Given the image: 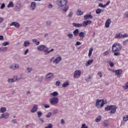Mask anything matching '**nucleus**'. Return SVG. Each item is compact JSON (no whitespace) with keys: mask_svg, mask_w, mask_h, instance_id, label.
I'll return each instance as SVG.
<instances>
[{"mask_svg":"<svg viewBox=\"0 0 128 128\" xmlns=\"http://www.w3.org/2000/svg\"><path fill=\"white\" fill-rule=\"evenodd\" d=\"M122 48V46L118 42H115L112 46V52L114 53V56H120V52H120Z\"/></svg>","mask_w":128,"mask_h":128,"instance_id":"f257e3e1","label":"nucleus"},{"mask_svg":"<svg viewBox=\"0 0 128 128\" xmlns=\"http://www.w3.org/2000/svg\"><path fill=\"white\" fill-rule=\"evenodd\" d=\"M108 104V102H106V100L104 99H97L96 102V106L97 108H102L104 107V106Z\"/></svg>","mask_w":128,"mask_h":128,"instance_id":"f03ea898","label":"nucleus"},{"mask_svg":"<svg viewBox=\"0 0 128 128\" xmlns=\"http://www.w3.org/2000/svg\"><path fill=\"white\" fill-rule=\"evenodd\" d=\"M118 108V107L114 105H110V106H107L106 107H105V110L106 112H110V114H114L116 112V109Z\"/></svg>","mask_w":128,"mask_h":128,"instance_id":"7ed1b4c3","label":"nucleus"},{"mask_svg":"<svg viewBox=\"0 0 128 128\" xmlns=\"http://www.w3.org/2000/svg\"><path fill=\"white\" fill-rule=\"evenodd\" d=\"M37 50H39V52H44L46 54V52H48V48L44 45H40L38 46Z\"/></svg>","mask_w":128,"mask_h":128,"instance_id":"20e7f679","label":"nucleus"},{"mask_svg":"<svg viewBox=\"0 0 128 128\" xmlns=\"http://www.w3.org/2000/svg\"><path fill=\"white\" fill-rule=\"evenodd\" d=\"M50 102L51 104L54 106V104H58V98L56 97L51 98L50 99Z\"/></svg>","mask_w":128,"mask_h":128,"instance_id":"39448f33","label":"nucleus"},{"mask_svg":"<svg viewBox=\"0 0 128 128\" xmlns=\"http://www.w3.org/2000/svg\"><path fill=\"white\" fill-rule=\"evenodd\" d=\"M112 72H115L116 76L118 78H120L122 75V69L117 70H112Z\"/></svg>","mask_w":128,"mask_h":128,"instance_id":"423d86ee","label":"nucleus"},{"mask_svg":"<svg viewBox=\"0 0 128 128\" xmlns=\"http://www.w3.org/2000/svg\"><path fill=\"white\" fill-rule=\"evenodd\" d=\"M80 74H82V71L80 70H76L74 74V78H78L80 76Z\"/></svg>","mask_w":128,"mask_h":128,"instance_id":"0eeeda50","label":"nucleus"},{"mask_svg":"<svg viewBox=\"0 0 128 128\" xmlns=\"http://www.w3.org/2000/svg\"><path fill=\"white\" fill-rule=\"evenodd\" d=\"M66 0H61L56 2L58 6H60L61 8L66 6Z\"/></svg>","mask_w":128,"mask_h":128,"instance_id":"6e6552de","label":"nucleus"},{"mask_svg":"<svg viewBox=\"0 0 128 128\" xmlns=\"http://www.w3.org/2000/svg\"><path fill=\"white\" fill-rule=\"evenodd\" d=\"M111 24L112 20H110V18L108 19L104 24L105 28H110V26Z\"/></svg>","mask_w":128,"mask_h":128,"instance_id":"1a4fd4ad","label":"nucleus"},{"mask_svg":"<svg viewBox=\"0 0 128 128\" xmlns=\"http://www.w3.org/2000/svg\"><path fill=\"white\" fill-rule=\"evenodd\" d=\"M9 116H10V114L8 112H6L1 114V117H0V118L7 119V118H8Z\"/></svg>","mask_w":128,"mask_h":128,"instance_id":"9d476101","label":"nucleus"},{"mask_svg":"<svg viewBox=\"0 0 128 128\" xmlns=\"http://www.w3.org/2000/svg\"><path fill=\"white\" fill-rule=\"evenodd\" d=\"M60 60H62V58L60 56H58L53 61V64H58Z\"/></svg>","mask_w":128,"mask_h":128,"instance_id":"9b49d317","label":"nucleus"},{"mask_svg":"<svg viewBox=\"0 0 128 128\" xmlns=\"http://www.w3.org/2000/svg\"><path fill=\"white\" fill-rule=\"evenodd\" d=\"M78 36L80 38V40H82V38H84L86 36V34L84 32H80L78 34Z\"/></svg>","mask_w":128,"mask_h":128,"instance_id":"f8f14e48","label":"nucleus"},{"mask_svg":"<svg viewBox=\"0 0 128 128\" xmlns=\"http://www.w3.org/2000/svg\"><path fill=\"white\" fill-rule=\"evenodd\" d=\"M92 24V21L90 20H88V21H84L82 23V26H88V24Z\"/></svg>","mask_w":128,"mask_h":128,"instance_id":"ddd939ff","label":"nucleus"},{"mask_svg":"<svg viewBox=\"0 0 128 128\" xmlns=\"http://www.w3.org/2000/svg\"><path fill=\"white\" fill-rule=\"evenodd\" d=\"M15 26V28H20V23L17 22H12L10 24V26Z\"/></svg>","mask_w":128,"mask_h":128,"instance_id":"4468645a","label":"nucleus"},{"mask_svg":"<svg viewBox=\"0 0 128 128\" xmlns=\"http://www.w3.org/2000/svg\"><path fill=\"white\" fill-rule=\"evenodd\" d=\"M93 16L91 14L85 15L84 16V20H92Z\"/></svg>","mask_w":128,"mask_h":128,"instance_id":"2eb2a0df","label":"nucleus"},{"mask_svg":"<svg viewBox=\"0 0 128 128\" xmlns=\"http://www.w3.org/2000/svg\"><path fill=\"white\" fill-rule=\"evenodd\" d=\"M115 38H122V32H118L115 36Z\"/></svg>","mask_w":128,"mask_h":128,"instance_id":"dca6fc26","label":"nucleus"},{"mask_svg":"<svg viewBox=\"0 0 128 128\" xmlns=\"http://www.w3.org/2000/svg\"><path fill=\"white\" fill-rule=\"evenodd\" d=\"M14 78H12L11 79H8V82H16V80H18V76H14Z\"/></svg>","mask_w":128,"mask_h":128,"instance_id":"f3484780","label":"nucleus"},{"mask_svg":"<svg viewBox=\"0 0 128 128\" xmlns=\"http://www.w3.org/2000/svg\"><path fill=\"white\" fill-rule=\"evenodd\" d=\"M20 8H22L20 4H17L15 6L14 10H16V12H20Z\"/></svg>","mask_w":128,"mask_h":128,"instance_id":"a211bd4d","label":"nucleus"},{"mask_svg":"<svg viewBox=\"0 0 128 128\" xmlns=\"http://www.w3.org/2000/svg\"><path fill=\"white\" fill-rule=\"evenodd\" d=\"M38 105L36 104L32 108L31 110L32 112H38Z\"/></svg>","mask_w":128,"mask_h":128,"instance_id":"6ab92c4d","label":"nucleus"},{"mask_svg":"<svg viewBox=\"0 0 128 128\" xmlns=\"http://www.w3.org/2000/svg\"><path fill=\"white\" fill-rule=\"evenodd\" d=\"M52 76H54V74L50 72L46 75V80H48L49 78H52Z\"/></svg>","mask_w":128,"mask_h":128,"instance_id":"aec40b11","label":"nucleus"},{"mask_svg":"<svg viewBox=\"0 0 128 128\" xmlns=\"http://www.w3.org/2000/svg\"><path fill=\"white\" fill-rule=\"evenodd\" d=\"M72 24L75 26V28H82L83 26L82 24L73 23Z\"/></svg>","mask_w":128,"mask_h":128,"instance_id":"412c9836","label":"nucleus"},{"mask_svg":"<svg viewBox=\"0 0 128 128\" xmlns=\"http://www.w3.org/2000/svg\"><path fill=\"white\" fill-rule=\"evenodd\" d=\"M92 62H94V60H90L86 62V66H90Z\"/></svg>","mask_w":128,"mask_h":128,"instance_id":"4be33fe9","label":"nucleus"},{"mask_svg":"<svg viewBox=\"0 0 128 128\" xmlns=\"http://www.w3.org/2000/svg\"><path fill=\"white\" fill-rule=\"evenodd\" d=\"M78 34H80V31L78 29H76L73 32V34L74 36H78Z\"/></svg>","mask_w":128,"mask_h":128,"instance_id":"5701e85b","label":"nucleus"},{"mask_svg":"<svg viewBox=\"0 0 128 128\" xmlns=\"http://www.w3.org/2000/svg\"><path fill=\"white\" fill-rule=\"evenodd\" d=\"M68 86H70V81L67 80L62 84V88H66Z\"/></svg>","mask_w":128,"mask_h":128,"instance_id":"b1692460","label":"nucleus"},{"mask_svg":"<svg viewBox=\"0 0 128 128\" xmlns=\"http://www.w3.org/2000/svg\"><path fill=\"white\" fill-rule=\"evenodd\" d=\"M94 50V48H91L89 50V52L88 54V58H90L92 56V52Z\"/></svg>","mask_w":128,"mask_h":128,"instance_id":"393cba45","label":"nucleus"},{"mask_svg":"<svg viewBox=\"0 0 128 128\" xmlns=\"http://www.w3.org/2000/svg\"><path fill=\"white\" fill-rule=\"evenodd\" d=\"M14 2H10L8 4L7 8H14Z\"/></svg>","mask_w":128,"mask_h":128,"instance_id":"a878e982","label":"nucleus"},{"mask_svg":"<svg viewBox=\"0 0 128 128\" xmlns=\"http://www.w3.org/2000/svg\"><path fill=\"white\" fill-rule=\"evenodd\" d=\"M36 2H33L31 4L30 8H32V10H34L36 9Z\"/></svg>","mask_w":128,"mask_h":128,"instance_id":"bb28decb","label":"nucleus"},{"mask_svg":"<svg viewBox=\"0 0 128 128\" xmlns=\"http://www.w3.org/2000/svg\"><path fill=\"white\" fill-rule=\"evenodd\" d=\"M20 68V66L18 64H16L14 67V66H12L10 68L12 70H18Z\"/></svg>","mask_w":128,"mask_h":128,"instance_id":"cd10ccee","label":"nucleus"},{"mask_svg":"<svg viewBox=\"0 0 128 128\" xmlns=\"http://www.w3.org/2000/svg\"><path fill=\"white\" fill-rule=\"evenodd\" d=\"M102 120V116H99L96 119V122H100Z\"/></svg>","mask_w":128,"mask_h":128,"instance_id":"c85d7f7f","label":"nucleus"},{"mask_svg":"<svg viewBox=\"0 0 128 128\" xmlns=\"http://www.w3.org/2000/svg\"><path fill=\"white\" fill-rule=\"evenodd\" d=\"M30 44V43L28 41H25L24 44V46L26 48V46H28Z\"/></svg>","mask_w":128,"mask_h":128,"instance_id":"c756f323","label":"nucleus"},{"mask_svg":"<svg viewBox=\"0 0 128 128\" xmlns=\"http://www.w3.org/2000/svg\"><path fill=\"white\" fill-rule=\"evenodd\" d=\"M76 14L78 16H82V14H84V12L80 10H78Z\"/></svg>","mask_w":128,"mask_h":128,"instance_id":"7c9ffc66","label":"nucleus"},{"mask_svg":"<svg viewBox=\"0 0 128 128\" xmlns=\"http://www.w3.org/2000/svg\"><path fill=\"white\" fill-rule=\"evenodd\" d=\"M32 42L34 44H36V46H38V44H40V42L36 40V39H33Z\"/></svg>","mask_w":128,"mask_h":128,"instance_id":"2f4dec72","label":"nucleus"},{"mask_svg":"<svg viewBox=\"0 0 128 128\" xmlns=\"http://www.w3.org/2000/svg\"><path fill=\"white\" fill-rule=\"evenodd\" d=\"M6 110V107H2L0 109V112H4Z\"/></svg>","mask_w":128,"mask_h":128,"instance_id":"473e14b6","label":"nucleus"},{"mask_svg":"<svg viewBox=\"0 0 128 128\" xmlns=\"http://www.w3.org/2000/svg\"><path fill=\"white\" fill-rule=\"evenodd\" d=\"M103 10L98 8L96 10V14H100L101 12H102Z\"/></svg>","mask_w":128,"mask_h":128,"instance_id":"72a5a7b5","label":"nucleus"},{"mask_svg":"<svg viewBox=\"0 0 128 128\" xmlns=\"http://www.w3.org/2000/svg\"><path fill=\"white\" fill-rule=\"evenodd\" d=\"M58 95V93L56 92H54L50 94V96H56Z\"/></svg>","mask_w":128,"mask_h":128,"instance_id":"f704fd0d","label":"nucleus"},{"mask_svg":"<svg viewBox=\"0 0 128 128\" xmlns=\"http://www.w3.org/2000/svg\"><path fill=\"white\" fill-rule=\"evenodd\" d=\"M54 48H52L50 50H48V48L47 51L46 52L45 54H50V52H54Z\"/></svg>","mask_w":128,"mask_h":128,"instance_id":"c9c22d12","label":"nucleus"},{"mask_svg":"<svg viewBox=\"0 0 128 128\" xmlns=\"http://www.w3.org/2000/svg\"><path fill=\"white\" fill-rule=\"evenodd\" d=\"M8 50V47L1 48V52H6Z\"/></svg>","mask_w":128,"mask_h":128,"instance_id":"e433bc0d","label":"nucleus"},{"mask_svg":"<svg viewBox=\"0 0 128 128\" xmlns=\"http://www.w3.org/2000/svg\"><path fill=\"white\" fill-rule=\"evenodd\" d=\"M104 124L105 126H108V121L104 120Z\"/></svg>","mask_w":128,"mask_h":128,"instance_id":"4c0bfd02","label":"nucleus"},{"mask_svg":"<svg viewBox=\"0 0 128 128\" xmlns=\"http://www.w3.org/2000/svg\"><path fill=\"white\" fill-rule=\"evenodd\" d=\"M37 114L38 116V118H40V116H42V112L39 111L37 112Z\"/></svg>","mask_w":128,"mask_h":128,"instance_id":"58836bf2","label":"nucleus"},{"mask_svg":"<svg viewBox=\"0 0 128 128\" xmlns=\"http://www.w3.org/2000/svg\"><path fill=\"white\" fill-rule=\"evenodd\" d=\"M108 54H110V52L108 51V50H107L106 52H104L103 56H108Z\"/></svg>","mask_w":128,"mask_h":128,"instance_id":"ea45409f","label":"nucleus"},{"mask_svg":"<svg viewBox=\"0 0 128 128\" xmlns=\"http://www.w3.org/2000/svg\"><path fill=\"white\" fill-rule=\"evenodd\" d=\"M123 120H124V122L128 120V115L123 117Z\"/></svg>","mask_w":128,"mask_h":128,"instance_id":"a19ab883","label":"nucleus"},{"mask_svg":"<svg viewBox=\"0 0 128 128\" xmlns=\"http://www.w3.org/2000/svg\"><path fill=\"white\" fill-rule=\"evenodd\" d=\"M2 44L4 46H6L10 44V42H4Z\"/></svg>","mask_w":128,"mask_h":128,"instance_id":"79ce46f5","label":"nucleus"},{"mask_svg":"<svg viewBox=\"0 0 128 128\" xmlns=\"http://www.w3.org/2000/svg\"><path fill=\"white\" fill-rule=\"evenodd\" d=\"M68 10V6H66L65 8H64L63 10V12H66V11Z\"/></svg>","mask_w":128,"mask_h":128,"instance_id":"37998d69","label":"nucleus"},{"mask_svg":"<svg viewBox=\"0 0 128 128\" xmlns=\"http://www.w3.org/2000/svg\"><path fill=\"white\" fill-rule=\"evenodd\" d=\"M81 128H88V126H86V124H83L82 125Z\"/></svg>","mask_w":128,"mask_h":128,"instance_id":"c03bdc74","label":"nucleus"},{"mask_svg":"<svg viewBox=\"0 0 128 128\" xmlns=\"http://www.w3.org/2000/svg\"><path fill=\"white\" fill-rule=\"evenodd\" d=\"M109 64L111 68H112L114 66V64L112 61L109 62Z\"/></svg>","mask_w":128,"mask_h":128,"instance_id":"a18cd8bd","label":"nucleus"},{"mask_svg":"<svg viewBox=\"0 0 128 128\" xmlns=\"http://www.w3.org/2000/svg\"><path fill=\"white\" fill-rule=\"evenodd\" d=\"M44 128H52V124H49L48 126H45Z\"/></svg>","mask_w":128,"mask_h":128,"instance_id":"49530a36","label":"nucleus"},{"mask_svg":"<svg viewBox=\"0 0 128 128\" xmlns=\"http://www.w3.org/2000/svg\"><path fill=\"white\" fill-rule=\"evenodd\" d=\"M67 36H68L69 38H74V35L72 34H68Z\"/></svg>","mask_w":128,"mask_h":128,"instance_id":"de8ad7c7","label":"nucleus"},{"mask_svg":"<svg viewBox=\"0 0 128 128\" xmlns=\"http://www.w3.org/2000/svg\"><path fill=\"white\" fill-rule=\"evenodd\" d=\"M4 8H6V4H4V3H3L0 6V9L2 10Z\"/></svg>","mask_w":128,"mask_h":128,"instance_id":"09e8293b","label":"nucleus"},{"mask_svg":"<svg viewBox=\"0 0 128 128\" xmlns=\"http://www.w3.org/2000/svg\"><path fill=\"white\" fill-rule=\"evenodd\" d=\"M110 4V1H108L106 4L104 5V8H106V6H108V4Z\"/></svg>","mask_w":128,"mask_h":128,"instance_id":"8fccbe9b","label":"nucleus"},{"mask_svg":"<svg viewBox=\"0 0 128 128\" xmlns=\"http://www.w3.org/2000/svg\"><path fill=\"white\" fill-rule=\"evenodd\" d=\"M56 86H60V81L56 82Z\"/></svg>","mask_w":128,"mask_h":128,"instance_id":"3c124183","label":"nucleus"},{"mask_svg":"<svg viewBox=\"0 0 128 128\" xmlns=\"http://www.w3.org/2000/svg\"><path fill=\"white\" fill-rule=\"evenodd\" d=\"M128 34H122V38H128Z\"/></svg>","mask_w":128,"mask_h":128,"instance_id":"603ef678","label":"nucleus"},{"mask_svg":"<svg viewBox=\"0 0 128 128\" xmlns=\"http://www.w3.org/2000/svg\"><path fill=\"white\" fill-rule=\"evenodd\" d=\"M98 76H100V78H102V72H98Z\"/></svg>","mask_w":128,"mask_h":128,"instance_id":"864d4df0","label":"nucleus"},{"mask_svg":"<svg viewBox=\"0 0 128 128\" xmlns=\"http://www.w3.org/2000/svg\"><path fill=\"white\" fill-rule=\"evenodd\" d=\"M82 44V43L80 42H76L75 46H80V44Z\"/></svg>","mask_w":128,"mask_h":128,"instance_id":"5fc2aeb1","label":"nucleus"},{"mask_svg":"<svg viewBox=\"0 0 128 128\" xmlns=\"http://www.w3.org/2000/svg\"><path fill=\"white\" fill-rule=\"evenodd\" d=\"M28 52H29L28 49L26 50L24 52V56H26V54H28Z\"/></svg>","mask_w":128,"mask_h":128,"instance_id":"6e6d98bb","label":"nucleus"},{"mask_svg":"<svg viewBox=\"0 0 128 128\" xmlns=\"http://www.w3.org/2000/svg\"><path fill=\"white\" fill-rule=\"evenodd\" d=\"M46 116L47 118H50V116H52V112H48Z\"/></svg>","mask_w":128,"mask_h":128,"instance_id":"4d7b16f0","label":"nucleus"},{"mask_svg":"<svg viewBox=\"0 0 128 128\" xmlns=\"http://www.w3.org/2000/svg\"><path fill=\"white\" fill-rule=\"evenodd\" d=\"M27 70L28 72H32V68H28Z\"/></svg>","mask_w":128,"mask_h":128,"instance_id":"13d9d810","label":"nucleus"},{"mask_svg":"<svg viewBox=\"0 0 128 128\" xmlns=\"http://www.w3.org/2000/svg\"><path fill=\"white\" fill-rule=\"evenodd\" d=\"M52 8V4H49L48 6V8Z\"/></svg>","mask_w":128,"mask_h":128,"instance_id":"bf43d9fd","label":"nucleus"},{"mask_svg":"<svg viewBox=\"0 0 128 128\" xmlns=\"http://www.w3.org/2000/svg\"><path fill=\"white\" fill-rule=\"evenodd\" d=\"M61 124H64L65 122H64V119L61 120Z\"/></svg>","mask_w":128,"mask_h":128,"instance_id":"052dcab7","label":"nucleus"},{"mask_svg":"<svg viewBox=\"0 0 128 128\" xmlns=\"http://www.w3.org/2000/svg\"><path fill=\"white\" fill-rule=\"evenodd\" d=\"M50 105H48V104H45V106H44V108H50Z\"/></svg>","mask_w":128,"mask_h":128,"instance_id":"680f3d73","label":"nucleus"},{"mask_svg":"<svg viewBox=\"0 0 128 128\" xmlns=\"http://www.w3.org/2000/svg\"><path fill=\"white\" fill-rule=\"evenodd\" d=\"M4 22V18H2V17H0V24H2Z\"/></svg>","mask_w":128,"mask_h":128,"instance_id":"e2e57ef3","label":"nucleus"},{"mask_svg":"<svg viewBox=\"0 0 128 128\" xmlns=\"http://www.w3.org/2000/svg\"><path fill=\"white\" fill-rule=\"evenodd\" d=\"M68 16L69 18H72V13L70 12V13L68 14Z\"/></svg>","mask_w":128,"mask_h":128,"instance_id":"0e129e2a","label":"nucleus"},{"mask_svg":"<svg viewBox=\"0 0 128 128\" xmlns=\"http://www.w3.org/2000/svg\"><path fill=\"white\" fill-rule=\"evenodd\" d=\"M4 40V36L0 35V40Z\"/></svg>","mask_w":128,"mask_h":128,"instance_id":"69168bd1","label":"nucleus"},{"mask_svg":"<svg viewBox=\"0 0 128 128\" xmlns=\"http://www.w3.org/2000/svg\"><path fill=\"white\" fill-rule=\"evenodd\" d=\"M98 6H100V8H104V4H100Z\"/></svg>","mask_w":128,"mask_h":128,"instance_id":"338daca9","label":"nucleus"},{"mask_svg":"<svg viewBox=\"0 0 128 128\" xmlns=\"http://www.w3.org/2000/svg\"><path fill=\"white\" fill-rule=\"evenodd\" d=\"M124 18H128V12L125 13V14H124Z\"/></svg>","mask_w":128,"mask_h":128,"instance_id":"774afa93","label":"nucleus"}]
</instances>
